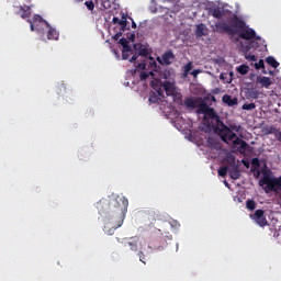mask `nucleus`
<instances>
[{"label": "nucleus", "instance_id": "f257e3e1", "mask_svg": "<svg viewBox=\"0 0 281 281\" xmlns=\"http://www.w3.org/2000/svg\"><path fill=\"white\" fill-rule=\"evenodd\" d=\"M97 210L101 216L108 214L111 216L112 227L105 225L103 232L108 236H113L115 231L124 225V218L126 217V212H128V199L124 195H110L108 198H102L97 203Z\"/></svg>", "mask_w": 281, "mask_h": 281}, {"label": "nucleus", "instance_id": "f03ea898", "mask_svg": "<svg viewBox=\"0 0 281 281\" xmlns=\"http://www.w3.org/2000/svg\"><path fill=\"white\" fill-rule=\"evenodd\" d=\"M234 26L235 34H238L239 38H243V41H250L241 45V52L244 53L246 60H249L250 63H256L258 58L256 57V55L249 53V50L258 49V47L262 45V37L256 35V31L249 27V25H247V22H245L243 19H239L238 16H234Z\"/></svg>", "mask_w": 281, "mask_h": 281}, {"label": "nucleus", "instance_id": "7ed1b4c3", "mask_svg": "<svg viewBox=\"0 0 281 281\" xmlns=\"http://www.w3.org/2000/svg\"><path fill=\"white\" fill-rule=\"evenodd\" d=\"M206 115H209V117L215 123L214 132L220 135L224 144H227V142H234L236 133H233L232 130H229V127H227V125H225V123L221 121V117L218 116V114H216V111H214V109L209 108L206 110Z\"/></svg>", "mask_w": 281, "mask_h": 281}, {"label": "nucleus", "instance_id": "20e7f679", "mask_svg": "<svg viewBox=\"0 0 281 281\" xmlns=\"http://www.w3.org/2000/svg\"><path fill=\"white\" fill-rule=\"evenodd\" d=\"M158 85L164 89L167 95L175 93V72L168 69L160 71Z\"/></svg>", "mask_w": 281, "mask_h": 281}, {"label": "nucleus", "instance_id": "39448f33", "mask_svg": "<svg viewBox=\"0 0 281 281\" xmlns=\"http://www.w3.org/2000/svg\"><path fill=\"white\" fill-rule=\"evenodd\" d=\"M259 186H265L263 190L266 194H269V192L279 194V192H281V176L279 178L263 176V178L259 181Z\"/></svg>", "mask_w": 281, "mask_h": 281}, {"label": "nucleus", "instance_id": "423d86ee", "mask_svg": "<svg viewBox=\"0 0 281 281\" xmlns=\"http://www.w3.org/2000/svg\"><path fill=\"white\" fill-rule=\"evenodd\" d=\"M213 32H216L217 34H228L229 36H234L236 34V26H234V18L231 25L226 22L215 23Z\"/></svg>", "mask_w": 281, "mask_h": 281}, {"label": "nucleus", "instance_id": "0eeeda50", "mask_svg": "<svg viewBox=\"0 0 281 281\" xmlns=\"http://www.w3.org/2000/svg\"><path fill=\"white\" fill-rule=\"evenodd\" d=\"M149 66L151 67L150 71H142L139 75L140 80H148V78H155V72L157 74L160 69L159 66H157V61H155V58H149Z\"/></svg>", "mask_w": 281, "mask_h": 281}, {"label": "nucleus", "instance_id": "6e6552de", "mask_svg": "<svg viewBox=\"0 0 281 281\" xmlns=\"http://www.w3.org/2000/svg\"><path fill=\"white\" fill-rule=\"evenodd\" d=\"M250 217L257 223L259 227H265L269 224L267 222V217L265 216L263 210H257L254 215H250Z\"/></svg>", "mask_w": 281, "mask_h": 281}, {"label": "nucleus", "instance_id": "1a4fd4ad", "mask_svg": "<svg viewBox=\"0 0 281 281\" xmlns=\"http://www.w3.org/2000/svg\"><path fill=\"white\" fill-rule=\"evenodd\" d=\"M175 53L169 49L165 52L161 57H157L156 60L159 65H170L171 63H175Z\"/></svg>", "mask_w": 281, "mask_h": 281}, {"label": "nucleus", "instance_id": "9d476101", "mask_svg": "<svg viewBox=\"0 0 281 281\" xmlns=\"http://www.w3.org/2000/svg\"><path fill=\"white\" fill-rule=\"evenodd\" d=\"M155 91H157V93L153 92L150 95H149V102L150 104H157V102H159V100H161V98H164V88H158L157 86L154 87Z\"/></svg>", "mask_w": 281, "mask_h": 281}, {"label": "nucleus", "instance_id": "9b49d317", "mask_svg": "<svg viewBox=\"0 0 281 281\" xmlns=\"http://www.w3.org/2000/svg\"><path fill=\"white\" fill-rule=\"evenodd\" d=\"M235 138L236 139L233 140V146H239L237 148L238 153H240V155H245V153H247V149L249 148V144H247V142L238 138L237 136Z\"/></svg>", "mask_w": 281, "mask_h": 281}, {"label": "nucleus", "instance_id": "f8f14e48", "mask_svg": "<svg viewBox=\"0 0 281 281\" xmlns=\"http://www.w3.org/2000/svg\"><path fill=\"white\" fill-rule=\"evenodd\" d=\"M113 23L114 24H117V25H120L121 26V31L122 32H126V30H128V21L126 20V16H122V19H120V18H113Z\"/></svg>", "mask_w": 281, "mask_h": 281}, {"label": "nucleus", "instance_id": "ddd939ff", "mask_svg": "<svg viewBox=\"0 0 281 281\" xmlns=\"http://www.w3.org/2000/svg\"><path fill=\"white\" fill-rule=\"evenodd\" d=\"M18 14L21 15V19H30V16H32V9L30 8V5L24 4L20 7Z\"/></svg>", "mask_w": 281, "mask_h": 281}, {"label": "nucleus", "instance_id": "4468645a", "mask_svg": "<svg viewBox=\"0 0 281 281\" xmlns=\"http://www.w3.org/2000/svg\"><path fill=\"white\" fill-rule=\"evenodd\" d=\"M246 98L248 100H258V98H260V91L256 88H248L246 90Z\"/></svg>", "mask_w": 281, "mask_h": 281}, {"label": "nucleus", "instance_id": "2eb2a0df", "mask_svg": "<svg viewBox=\"0 0 281 281\" xmlns=\"http://www.w3.org/2000/svg\"><path fill=\"white\" fill-rule=\"evenodd\" d=\"M46 30H48L47 32V38L48 41H58V31H56V29L52 27V25L48 24V26H45Z\"/></svg>", "mask_w": 281, "mask_h": 281}, {"label": "nucleus", "instance_id": "dca6fc26", "mask_svg": "<svg viewBox=\"0 0 281 281\" xmlns=\"http://www.w3.org/2000/svg\"><path fill=\"white\" fill-rule=\"evenodd\" d=\"M139 56H143V58H146V56H148V49L145 48L144 46H139L138 55L137 54L133 55L132 58L130 59V63H135V60H137Z\"/></svg>", "mask_w": 281, "mask_h": 281}, {"label": "nucleus", "instance_id": "f3484780", "mask_svg": "<svg viewBox=\"0 0 281 281\" xmlns=\"http://www.w3.org/2000/svg\"><path fill=\"white\" fill-rule=\"evenodd\" d=\"M222 101L224 104H227V106H236V104H238V99L232 98L229 94H224Z\"/></svg>", "mask_w": 281, "mask_h": 281}, {"label": "nucleus", "instance_id": "a211bd4d", "mask_svg": "<svg viewBox=\"0 0 281 281\" xmlns=\"http://www.w3.org/2000/svg\"><path fill=\"white\" fill-rule=\"evenodd\" d=\"M33 23L35 27H38V25H42V27H49V23L45 20H43V16L36 14L33 18Z\"/></svg>", "mask_w": 281, "mask_h": 281}, {"label": "nucleus", "instance_id": "6ab92c4d", "mask_svg": "<svg viewBox=\"0 0 281 281\" xmlns=\"http://www.w3.org/2000/svg\"><path fill=\"white\" fill-rule=\"evenodd\" d=\"M195 34L196 36H199V38H201L202 36H207V27L205 26V24H198L195 27Z\"/></svg>", "mask_w": 281, "mask_h": 281}, {"label": "nucleus", "instance_id": "aec40b11", "mask_svg": "<svg viewBox=\"0 0 281 281\" xmlns=\"http://www.w3.org/2000/svg\"><path fill=\"white\" fill-rule=\"evenodd\" d=\"M184 106H187V109H196L198 103H196V99L189 97L184 99Z\"/></svg>", "mask_w": 281, "mask_h": 281}, {"label": "nucleus", "instance_id": "412c9836", "mask_svg": "<svg viewBox=\"0 0 281 281\" xmlns=\"http://www.w3.org/2000/svg\"><path fill=\"white\" fill-rule=\"evenodd\" d=\"M257 82L266 89H269V87H271V79L269 77H258Z\"/></svg>", "mask_w": 281, "mask_h": 281}, {"label": "nucleus", "instance_id": "4be33fe9", "mask_svg": "<svg viewBox=\"0 0 281 281\" xmlns=\"http://www.w3.org/2000/svg\"><path fill=\"white\" fill-rule=\"evenodd\" d=\"M210 14H212V16H214V19H223V11L218 7L211 9Z\"/></svg>", "mask_w": 281, "mask_h": 281}, {"label": "nucleus", "instance_id": "5701e85b", "mask_svg": "<svg viewBox=\"0 0 281 281\" xmlns=\"http://www.w3.org/2000/svg\"><path fill=\"white\" fill-rule=\"evenodd\" d=\"M231 179H234V181L240 179V170H238V167H234L229 170Z\"/></svg>", "mask_w": 281, "mask_h": 281}, {"label": "nucleus", "instance_id": "b1692460", "mask_svg": "<svg viewBox=\"0 0 281 281\" xmlns=\"http://www.w3.org/2000/svg\"><path fill=\"white\" fill-rule=\"evenodd\" d=\"M266 63H268V65H270V67H273L274 69H278V67H280V63H278V60H276L274 57H267Z\"/></svg>", "mask_w": 281, "mask_h": 281}, {"label": "nucleus", "instance_id": "393cba45", "mask_svg": "<svg viewBox=\"0 0 281 281\" xmlns=\"http://www.w3.org/2000/svg\"><path fill=\"white\" fill-rule=\"evenodd\" d=\"M238 74H240V76H247V74H249V66L247 65H240L237 68Z\"/></svg>", "mask_w": 281, "mask_h": 281}, {"label": "nucleus", "instance_id": "a878e982", "mask_svg": "<svg viewBox=\"0 0 281 281\" xmlns=\"http://www.w3.org/2000/svg\"><path fill=\"white\" fill-rule=\"evenodd\" d=\"M169 95H172L173 97V101L177 103V104H181V102H183V95L181 93H177L176 90H173V93L172 94H169Z\"/></svg>", "mask_w": 281, "mask_h": 281}, {"label": "nucleus", "instance_id": "bb28decb", "mask_svg": "<svg viewBox=\"0 0 281 281\" xmlns=\"http://www.w3.org/2000/svg\"><path fill=\"white\" fill-rule=\"evenodd\" d=\"M246 207H247V210H250V212H254V210H256V201L247 200Z\"/></svg>", "mask_w": 281, "mask_h": 281}, {"label": "nucleus", "instance_id": "cd10ccee", "mask_svg": "<svg viewBox=\"0 0 281 281\" xmlns=\"http://www.w3.org/2000/svg\"><path fill=\"white\" fill-rule=\"evenodd\" d=\"M241 109L244 111H254L256 109V103H245Z\"/></svg>", "mask_w": 281, "mask_h": 281}, {"label": "nucleus", "instance_id": "c85d7f7f", "mask_svg": "<svg viewBox=\"0 0 281 281\" xmlns=\"http://www.w3.org/2000/svg\"><path fill=\"white\" fill-rule=\"evenodd\" d=\"M217 172H218L220 177H227V166L220 167Z\"/></svg>", "mask_w": 281, "mask_h": 281}, {"label": "nucleus", "instance_id": "c756f323", "mask_svg": "<svg viewBox=\"0 0 281 281\" xmlns=\"http://www.w3.org/2000/svg\"><path fill=\"white\" fill-rule=\"evenodd\" d=\"M229 128V131L232 132V133H240V128H243L240 125H231V127H228Z\"/></svg>", "mask_w": 281, "mask_h": 281}, {"label": "nucleus", "instance_id": "7c9ffc66", "mask_svg": "<svg viewBox=\"0 0 281 281\" xmlns=\"http://www.w3.org/2000/svg\"><path fill=\"white\" fill-rule=\"evenodd\" d=\"M86 8H88V10H94L95 4L93 3V1H86L85 2Z\"/></svg>", "mask_w": 281, "mask_h": 281}, {"label": "nucleus", "instance_id": "2f4dec72", "mask_svg": "<svg viewBox=\"0 0 281 281\" xmlns=\"http://www.w3.org/2000/svg\"><path fill=\"white\" fill-rule=\"evenodd\" d=\"M256 69H265V61L262 59L255 64Z\"/></svg>", "mask_w": 281, "mask_h": 281}, {"label": "nucleus", "instance_id": "473e14b6", "mask_svg": "<svg viewBox=\"0 0 281 281\" xmlns=\"http://www.w3.org/2000/svg\"><path fill=\"white\" fill-rule=\"evenodd\" d=\"M136 69H142V70L146 69V61L143 60L142 63H138L136 65Z\"/></svg>", "mask_w": 281, "mask_h": 281}, {"label": "nucleus", "instance_id": "72a5a7b5", "mask_svg": "<svg viewBox=\"0 0 281 281\" xmlns=\"http://www.w3.org/2000/svg\"><path fill=\"white\" fill-rule=\"evenodd\" d=\"M138 257H139L140 262H143V265H146V257L144 256L143 251L138 252Z\"/></svg>", "mask_w": 281, "mask_h": 281}, {"label": "nucleus", "instance_id": "f704fd0d", "mask_svg": "<svg viewBox=\"0 0 281 281\" xmlns=\"http://www.w3.org/2000/svg\"><path fill=\"white\" fill-rule=\"evenodd\" d=\"M130 52H133V48H131L128 44H125V46H123L122 53H130Z\"/></svg>", "mask_w": 281, "mask_h": 281}, {"label": "nucleus", "instance_id": "c9c22d12", "mask_svg": "<svg viewBox=\"0 0 281 281\" xmlns=\"http://www.w3.org/2000/svg\"><path fill=\"white\" fill-rule=\"evenodd\" d=\"M184 71H186V74H189V71H192V63H188V64L184 66Z\"/></svg>", "mask_w": 281, "mask_h": 281}, {"label": "nucleus", "instance_id": "e433bc0d", "mask_svg": "<svg viewBox=\"0 0 281 281\" xmlns=\"http://www.w3.org/2000/svg\"><path fill=\"white\" fill-rule=\"evenodd\" d=\"M120 45H122V47H124L125 45H128V40H126L125 37H122L120 41H119Z\"/></svg>", "mask_w": 281, "mask_h": 281}, {"label": "nucleus", "instance_id": "4c0bfd02", "mask_svg": "<svg viewBox=\"0 0 281 281\" xmlns=\"http://www.w3.org/2000/svg\"><path fill=\"white\" fill-rule=\"evenodd\" d=\"M120 36H122V32H119L112 36L114 41H120Z\"/></svg>", "mask_w": 281, "mask_h": 281}, {"label": "nucleus", "instance_id": "58836bf2", "mask_svg": "<svg viewBox=\"0 0 281 281\" xmlns=\"http://www.w3.org/2000/svg\"><path fill=\"white\" fill-rule=\"evenodd\" d=\"M127 40H130L133 43L135 41V33H130L127 35Z\"/></svg>", "mask_w": 281, "mask_h": 281}, {"label": "nucleus", "instance_id": "ea45409f", "mask_svg": "<svg viewBox=\"0 0 281 281\" xmlns=\"http://www.w3.org/2000/svg\"><path fill=\"white\" fill-rule=\"evenodd\" d=\"M132 251H137V244L128 243Z\"/></svg>", "mask_w": 281, "mask_h": 281}, {"label": "nucleus", "instance_id": "a19ab883", "mask_svg": "<svg viewBox=\"0 0 281 281\" xmlns=\"http://www.w3.org/2000/svg\"><path fill=\"white\" fill-rule=\"evenodd\" d=\"M122 59L123 60H128V53H122Z\"/></svg>", "mask_w": 281, "mask_h": 281}, {"label": "nucleus", "instance_id": "79ce46f5", "mask_svg": "<svg viewBox=\"0 0 281 281\" xmlns=\"http://www.w3.org/2000/svg\"><path fill=\"white\" fill-rule=\"evenodd\" d=\"M191 74L194 78H196V76H199V74H201V70H193Z\"/></svg>", "mask_w": 281, "mask_h": 281}, {"label": "nucleus", "instance_id": "37998d69", "mask_svg": "<svg viewBox=\"0 0 281 281\" xmlns=\"http://www.w3.org/2000/svg\"><path fill=\"white\" fill-rule=\"evenodd\" d=\"M29 23H30V25H31V32H34V26L36 25V24H34L32 21H30L29 20Z\"/></svg>", "mask_w": 281, "mask_h": 281}, {"label": "nucleus", "instance_id": "c03bdc74", "mask_svg": "<svg viewBox=\"0 0 281 281\" xmlns=\"http://www.w3.org/2000/svg\"><path fill=\"white\" fill-rule=\"evenodd\" d=\"M132 27L133 30H137V23H135V21L132 20Z\"/></svg>", "mask_w": 281, "mask_h": 281}, {"label": "nucleus", "instance_id": "a18cd8bd", "mask_svg": "<svg viewBox=\"0 0 281 281\" xmlns=\"http://www.w3.org/2000/svg\"><path fill=\"white\" fill-rule=\"evenodd\" d=\"M277 139H278V142H281V132L277 133Z\"/></svg>", "mask_w": 281, "mask_h": 281}, {"label": "nucleus", "instance_id": "49530a36", "mask_svg": "<svg viewBox=\"0 0 281 281\" xmlns=\"http://www.w3.org/2000/svg\"><path fill=\"white\" fill-rule=\"evenodd\" d=\"M252 164H257L258 165V164H260V160L258 158H254L252 159Z\"/></svg>", "mask_w": 281, "mask_h": 281}, {"label": "nucleus", "instance_id": "de8ad7c7", "mask_svg": "<svg viewBox=\"0 0 281 281\" xmlns=\"http://www.w3.org/2000/svg\"><path fill=\"white\" fill-rule=\"evenodd\" d=\"M37 30V32H41V29H36Z\"/></svg>", "mask_w": 281, "mask_h": 281}, {"label": "nucleus", "instance_id": "09e8293b", "mask_svg": "<svg viewBox=\"0 0 281 281\" xmlns=\"http://www.w3.org/2000/svg\"><path fill=\"white\" fill-rule=\"evenodd\" d=\"M225 186H229V183L225 182Z\"/></svg>", "mask_w": 281, "mask_h": 281}, {"label": "nucleus", "instance_id": "8fccbe9b", "mask_svg": "<svg viewBox=\"0 0 281 281\" xmlns=\"http://www.w3.org/2000/svg\"><path fill=\"white\" fill-rule=\"evenodd\" d=\"M221 78H223V75H221Z\"/></svg>", "mask_w": 281, "mask_h": 281}]
</instances>
